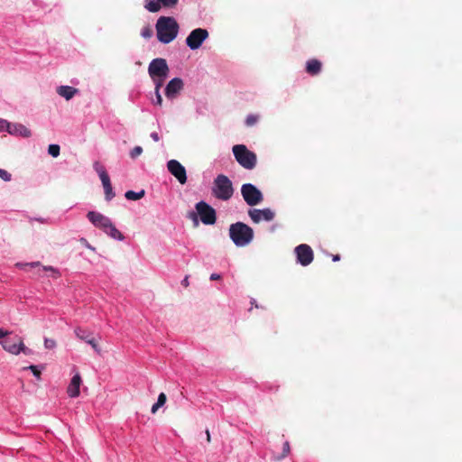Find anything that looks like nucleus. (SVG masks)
Segmentation results:
<instances>
[{
  "instance_id": "nucleus-1",
  "label": "nucleus",
  "mask_w": 462,
  "mask_h": 462,
  "mask_svg": "<svg viewBox=\"0 0 462 462\" xmlns=\"http://www.w3.org/2000/svg\"><path fill=\"white\" fill-rule=\"evenodd\" d=\"M155 28L158 41L164 44L171 42L179 32L178 23L170 16H161L157 20Z\"/></svg>"
},
{
  "instance_id": "nucleus-2",
  "label": "nucleus",
  "mask_w": 462,
  "mask_h": 462,
  "mask_svg": "<svg viewBox=\"0 0 462 462\" xmlns=\"http://www.w3.org/2000/svg\"><path fill=\"white\" fill-rule=\"evenodd\" d=\"M229 236L236 246H245L254 239V230L243 222H236L229 226Z\"/></svg>"
},
{
  "instance_id": "nucleus-3",
  "label": "nucleus",
  "mask_w": 462,
  "mask_h": 462,
  "mask_svg": "<svg viewBox=\"0 0 462 462\" xmlns=\"http://www.w3.org/2000/svg\"><path fill=\"white\" fill-rule=\"evenodd\" d=\"M234 194L232 181L224 174L217 175L212 186V195L223 201L229 200Z\"/></svg>"
},
{
  "instance_id": "nucleus-4",
  "label": "nucleus",
  "mask_w": 462,
  "mask_h": 462,
  "mask_svg": "<svg viewBox=\"0 0 462 462\" xmlns=\"http://www.w3.org/2000/svg\"><path fill=\"white\" fill-rule=\"evenodd\" d=\"M233 153L236 162L246 170H253L256 166L257 156L244 144L233 146Z\"/></svg>"
},
{
  "instance_id": "nucleus-5",
  "label": "nucleus",
  "mask_w": 462,
  "mask_h": 462,
  "mask_svg": "<svg viewBox=\"0 0 462 462\" xmlns=\"http://www.w3.org/2000/svg\"><path fill=\"white\" fill-rule=\"evenodd\" d=\"M195 208L197 213L189 212V217L197 222V215L199 216L200 220L205 225H213L217 221L216 210L205 201H199L196 204Z\"/></svg>"
},
{
  "instance_id": "nucleus-6",
  "label": "nucleus",
  "mask_w": 462,
  "mask_h": 462,
  "mask_svg": "<svg viewBox=\"0 0 462 462\" xmlns=\"http://www.w3.org/2000/svg\"><path fill=\"white\" fill-rule=\"evenodd\" d=\"M241 194L245 203L250 207L256 206L263 200V195L261 190L251 183L242 185Z\"/></svg>"
},
{
  "instance_id": "nucleus-7",
  "label": "nucleus",
  "mask_w": 462,
  "mask_h": 462,
  "mask_svg": "<svg viewBox=\"0 0 462 462\" xmlns=\"http://www.w3.org/2000/svg\"><path fill=\"white\" fill-rule=\"evenodd\" d=\"M169 70L166 60L162 58L153 59L148 67L149 75L153 80H156V78L166 79Z\"/></svg>"
},
{
  "instance_id": "nucleus-8",
  "label": "nucleus",
  "mask_w": 462,
  "mask_h": 462,
  "mask_svg": "<svg viewBox=\"0 0 462 462\" xmlns=\"http://www.w3.org/2000/svg\"><path fill=\"white\" fill-rule=\"evenodd\" d=\"M16 340L14 343H11L9 339L0 341L3 348L12 355H19L20 353H23L26 356H30L32 354V350L25 346L23 344V338L16 336Z\"/></svg>"
},
{
  "instance_id": "nucleus-9",
  "label": "nucleus",
  "mask_w": 462,
  "mask_h": 462,
  "mask_svg": "<svg viewBox=\"0 0 462 462\" xmlns=\"http://www.w3.org/2000/svg\"><path fill=\"white\" fill-rule=\"evenodd\" d=\"M208 32L206 29L197 28L191 31L186 39V44L191 50L199 49L203 42L208 38Z\"/></svg>"
},
{
  "instance_id": "nucleus-10",
  "label": "nucleus",
  "mask_w": 462,
  "mask_h": 462,
  "mask_svg": "<svg viewBox=\"0 0 462 462\" xmlns=\"http://www.w3.org/2000/svg\"><path fill=\"white\" fill-rule=\"evenodd\" d=\"M15 266L23 269L26 267L35 268L33 274L37 276H42L44 272H50L51 276L57 279L60 276V273L59 270L55 269L52 266H42L40 262H32V263H15Z\"/></svg>"
},
{
  "instance_id": "nucleus-11",
  "label": "nucleus",
  "mask_w": 462,
  "mask_h": 462,
  "mask_svg": "<svg viewBox=\"0 0 462 462\" xmlns=\"http://www.w3.org/2000/svg\"><path fill=\"white\" fill-rule=\"evenodd\" d=\"M4 128H5L6 131L13 135L22 136L25 138L30 137L32 135L31 130L22 124H11L5 120H1L0 130H3Z\"/></svg>"
},
{
  "instance_id": "nucleus-12",
  "label": "nucleus",
  "mask_w": 462,
  "mask_h": 462,
  "mask_svg": "<svg viewBox=\"0 0 462 462\" xmlns=\"http://www.w3.org/2000/svg\"><path fill=\"white\" fill-rule=\"evenodd\" d=\"M294 252L297 256V261L302 266L310 264L314 259V254L311 247L306 244H300L295 247Z\"/></svg>"
},
{
  "instance_id": "nucleus-13",
  "label": "nucleus",
  "mask_w": 462,
  "mask_h": 462,
  "mask_svg": "<svg viewBox=\"0 0 462 462\" xmlns=\"http://www.w3.org/2000/svg\"><path fill=\"white\" fill-rule=\"evenodd\" d=\"M248 215L254 224H258L261 221L271 222L275 217V213L271 208H251L248 210Z\"/></svg>"
},
{
  "instance_id": "nucleus-14",
  "label": "nucleus",
  "mask_w": 462,
  "mask_h": 462,
  "mask_svg": "<svg viewBox=\"0 0 462 462\" xmlns=\"http://www.w3.org/2000/svg\"><path fill=\"white\" fill-rule=\"evenodd\" d=\"M168 171L179 180L180 184L187 182V173L184 166L178 161L171 160L167 163Z\"/></svg>"
},
{
  "instance_id": "nucleus-15",
  "label": "nucleus",
  "mask_w": 462,
  "mask_h": 462,
  "mask_svg": "<svg viewBox=\"0 0 462 462\" xmlns=\"http://www.w3.org/2000/svg\"><path fill=\"white\" fill-rule=\"evenodd\" d=\"M179 0H145V8L151 13H157L161 10L162 5L164 7H173L178 4Z\"/></svg>"
},
{
  "instance_id": "nucleus-16",
  "label": "nucleus",
  "mask_w": 462,
  "mask_h": 462,
  "mask_svg": "<svg viewBox=\"0 0 462 462\" xmlns=\"http://www.w3.org/2000/svg\"><path fill=\"white\" fill-rule=\"evenodd\" d=\"M88 220L96 226L103 231H106L107 225L111 222V220L102 215L101 213L95 212V211H89L87 215Z\"/></svg>"
},
{
  "instance_id": "nucleus-17",
  "label": "nucleus",
  "mask_w": 462,
  "mask_h": 462,
  "mask_svg": "<svg viewBox=\"0 0 462 462\" xmlns=\"http://www.w3.org/2000/svg\"><path fill=\"white\" fill-rule=\"evenodd\" d=\"M182 88V79H180V78H174L167 84L165 88V96L168 98L173 99L177 97V95Z\"/></svg>"
},
{
  "instance_id": "nucleus-18",
  "label": "nucleus",
  "mask_w": 462,
  "mask_h": 462,
  "mask_svg": "<svg viewBox=\"0 0 462 462\" xmlns=\"http://www.w3.org/2000/svg\"><path fill=\"white\" fill-rule=\"evenodd\" d=\"M81 384V376L77 373L72 378L67 388V393L69 397L75 398L79 395V388Z\"/></svg>"
},
{
  "instance_id": "nucleus-19",
  "label": "nucleus",
  "mask_w": 462,
  "mask_h": 462,
  "mask_svg": "<svg viewBox=\"0 0 462 462\" xmlns=\"http://www.w3.org/2000/svg\"><path fill=\"white\" fill-rule=\"evenodd\" d=\"M322 64L319 60L311 59L307 61L306 71L311 76L318 75L321 71Z\"/></svg>"
},
{
  "instance_id": "nucleus-20",
  "label": "nucleus",
  "mask_w": 462,
  "mask_h": 462,
  "mask_svg": "<svg viewBox=\"0 0 462 462\" xmlns=\"http://www.w3.org/2000/svg\"><path fill=\"white\" fill-rule=\"evenodd\" d=\"M101 182L104 187L106 199L109 201L116 196L113 191L109 176L103 174Z\"/></svg>"
},
{
  "instance_id": "nucleus-21",
  "label": "nucleus",
  "mask_w": 462,
  "mask_h": 462,
  "mask_svg": "<svg viewBox=\"0 0 462 462\" xmlns=\"http://www.w3.org/2000/svg\"><path fill=\"white\" fill-rule=\"evenodd\" d=\"M77 92V88L69 86H60L57 88V93L66 100L71 99Z\"/></svg>"
},
{
  "instance_id": "nucleus-22",
  "label": "nucleus",
  "mask_w": 462,
  "mask_h": 462,
  "mask_svg": "<svg viewBox=\"0 0 462 462\" xmlns=\"http://www.w3.org/2000/svg\"><path fill=\"white\" fill-rule=\"evenodd\" d=\"M109 236L116 240H123L125 237L123 234L115 226L112 221L107 225L106 231H104Z\"/></svg>"
},
{
  "instance_id": "nucleus-23",
  "label": "nucleus",
  "mask_w": 462,
  "mask_h": 462,
  "mask_svg": "<svg viewBox=\"0 0 462 462\" xmlns=\"http://www.w3.org/2000/svg\"><path fill=\"white\" fill-rule=\"evenodd\" d=\"M75 334L78 338H79L82 341H85L86 343L91 338V337H93V333L91 331L84 329L82 328H77L75 329Z\"/></svg>"
},
{
  "instance_id": "nucleus-24",
  "label": "nucleus",
  "mask_w": 462,
  "mask_h": 462,
  "mask_svg": "<svg viewBox=\"0 0 462 462\" xmlns=\"http://www.w3.org/2000/svg\"><path fill=\"white\" fill-rule=\"evenodd\" d=\"M144 195H145V191L143 189H142L139 192H135L134 190H128L125 192V197L128 200H138V199H141L142 198H143Z\"/></svg>"
},
{
  "instance_id": "nucleus-25",
  "label": "nucleus",
  "mask_w": 462,
  "mask_h": 462,
  "mask_svg": "<svg viewBox=\"0 0 462 462\" xmlns=\"http://www.w3.org/2000/svg\"><path fill=\"white\" fill-rule=\"evenodd\" d=\"M291 452V447L289 441H285L282 447V452L281 455L275 456L274 459L279 461L286 457Z\"/></svg>"
},
{
  "instance_id": "nucleus-26",
  "label": "nucleus",
  "mask_w": 462,
  "mask_h": 462,
  "mask_svg": "<svg viewBox=\"0 0 462 462\" xmlns=\"http://www.w3.org/2000/svg\"><path fill=\"white\" fill-rule=\"evenodd\" d=\"M60 145H58V144H50L48 147L49 154L54 158H56L60 155Z\"/></svg>"
},
{
  "instance_id": "nucleus-27",
  "label": "nucleus",
  "mask_w": 462,
  "mask_h": 462,
  "mask_svg": "<svg viewBox=\"0 0 462 462\" xmlns=\"http://www.w3.org/2000/svg\"><path fill=\"white\" fill-rule=\"evenodd\" d=\"M259 120V116L257 115H248L245 119V125L247 126H253Z\"/></svg>"
},
{
  "instance_id": "nucleus-28",
  "label": "nucleus",
  "mask_w": 462,
  "mask_h": 462,
  "mask_svg": "<svg viewBox=\"0 0 462 462\" xmlns=\"http://www.w3.org/2000/svg\"><path fill=\"white\" fill-rule=\"evenodd\" d=\"M87 343L88 345H90L92 346V348L97 353V354H100L101 353V349L97 344V341L96 340V338L93 337H91V338L87 341Z\"/></svg>"
},
{
  "instance_id": "nucleus-29",
  "label": "nucleus",
  "mask_w": 462,
  "mask_h": 462,
  "mask_svg": "<svg viewBox=\"0 0 462 462\" xmlns=\"http://www.w3.org/2000/svg\"><path fill=\"white\" fill-rule=\"evenodd\" d=\"M94 167H95L96 171H97V173H98L99 178H100V180H102V176H103V174H105V175H108V174H107V172H106V169H105V167H104V166H102L101 164H99V162H96V163L94 164Z\"/></svg>"
},
{
  "instance_id": "nucleus-30",
  "label": "nucleus",
  "mask_w": 462,
  "mask_h": 462,
  "mask_svg": "<svg viewBox=\"0 0 462 462\" xmlns=\"http://www.w3.org/2000/svg\"><path fill=\"white\" fill-rule=\"evenodd\" d=\"M143 152V148L141 146H135L133 148L130 152V157L132 159L137 158L139 155H141Z\"/></svg>"
},
{
  "instance_id": "nucleus-31",
  "label": "nucleus",
  "mask_w": 462,
  "mask_h": 462,
  "mask_svg": "<svg viewBox=\"0 0 462 462\" xmlns=\"http://www.w3.org/2000/svg\"><path fill=\"white\" fill-rule=\"evenodd\" d=\"M23 369H29V370H31V371L32 372L33 375H34L36 378H38V379H40V378H41V374H42V373H41V371L38 369V366L32 365L28 366V367H24Z\"/></svg>"
},
{
  "instance_id": "nucleus-32",
  "label": "nucleus",
  "mask_w": 462,
  "mask_h": 462,
  "mask_svg": "<svg viewBox=\"0 0 462 462\" xmlns=\"http://www.w3.org/2000/svg\"><path fill=\"white\" fill-rule=\"evenodd\" d=\"M44 346L47 349H53L56 346V341L51 338H45L44 339Z\"/></svg>"
},
{
  "instance_id": "nucleus-33",
  "label": "nucleus",
  "mask_w": 462,
  "mask_h": 462,
  "mask_svg": "<svg viewBox=\"0 0 462 462\" xmlns=\"http://www.w3.org/2000/svg\"><path fill=\"white\" fill-rule=\"evenodd\" d=\"M166 401H167L166 394H165L164 393H161L159 394V396H158V399H157V402H157L161 407H162V406L165 404Z\"/></svg>"
},
{
  "instance_id": "nucleus-34",
  "label": "nucleus",
  "mask_w": 462,
  "mask_h": 462,
  "mask_svg": "<svg viewBox=\"0 0 462 462\" xmlns=\"http://www.w3.org/2000/svg\"><path fill=\"white\" fill-rule=\"evenodd\" d=\"M0 178L5 181H9L11 180V174L5 170L0 169Z\"/></svg>"
},
{
  "instance_id": "nucleus-35",
  "label": "nucleus",
  "mask_w": 462,
  "mask_h": 462,
  "mask_svg": "<svg viewBox=\"0 0 462 462\" xmlns=\"http://www.w3.org/2000/svg\"><path fill=\"white\" fill-rule=\"evenodd\" d=\"M164 79H162V78H156V80H154L155 81V94H158V92H160V88L162 86Z\"/></svg>"
},
{
  "instance_id": "nucleus-36",
  "label": "nucleus",
  "mask_w": 462,
  "mask_h": 462,
  "mask_svg": "<svg viewBox=\"0 0 462 462\" xmlns=\"http://www.w3.org/2000/svg\"><path fill=\"white\" fill-rule=\"evenodd\" d=\"M142 36L144 37V38H150L152 37V31L151 28L149 27H144L143 30H142V32H141Z\"/></svg>"
},
{
  "instance_id": "nucleus-37",
  "label": "nucleus",
  "mask_w": 462,
  "mask_h": 462,
  "mask_svg": "<svg viewBox=\"0 0 462 462\" xmlns=\"http://www.w3.org/2000/svg\"><path fill=\"white\" fill-rule=\"evenodd\" d=\"M155 104L159 105V106H162V96H161L160 92H158V94H156Z\"/></svg>"
},
{
  "instance_id": "nucleus-38",
  "label": "nucleus",
  "mask_w": 462,
  "mask_h": 462,
  "mask_svg": "<svg viewBox=\"0 0 462 462\" xmlns=\"http://www.w3.org/2000/svg\"><path fill=\"white\" fill-rule=\"evenodd\" d=\"M151 138L154 141V142H158L160 140V137H159V134L158 133L156 132H153L151 134Z\"/></svg>"
},
{
  "instance_id": "nucleus-39",
  "label": "nucleus",
  "mask_w": 462,
  "mask_h": 462,
  "mask_svg": "<svg viewBox=\"0 0 462 462\" xmlns=\"http://www.w3.org/2000/svg\"><path fill=\"white\" fill-rule=\"evenodd\" d=\"M159 408H161V406L157 402H155L152 406V410H151L152 413H153V414L156 413Z\"/></svg>"
},
{
  "instance_id": "nucleus-40",
  "label": "nucleus",
  "mask_w": 462,
  "mask_h": 462,
  "mask_svg": "<svg viewBox=\"0 0 462 462\" xmlns=\"http://www.w3.org/2000/svg\"><path fill=\"white\" fill-rule=\"evenodd\" d=\"M221 279V276L217 273H212L210 275V280L211 281H217V280H220Z\"/></svg>"
},
{
  "instance_id": "nucleus-41",
  "label": "nucleus",
  "mask_w": 462,
  "mask_h": 462,
  "mask_svg": "<svg viewBox=\"0 0 462 462\" xmlns=\"http://www.w3.org/2000/svg\"><path fill=\"white\" fill-rule=\"evenodd\" d=\"M181 284L182 286L184 287H188L189 285V276H186L182 281H181Z\"/></svg>"
},
{
  "instance_id": "nucleus-42",
  "label": "nucleus",
  "mask_w": 462,
  "mask_h": 462,
  "mask_svg": "<svg viewBox=\"0 0 462 462\" xmlns=\"http://www.w3.org/2000/svg\"><path fill=\"white\" fill-rule=\"evenodd\" d=\"M11 333L7 330H2L0 329V338H3L8 335H10Z\"/></svg>"
},
{
  "instance_id": "nucleus-43",
  "label": "nucleus",
  "mask_w": 462,
  "mask_h": 462,
  "mask_svg": "<svg viewBox=\"0 0 462 462\" xmlns=\"http://www.w3.org/2000/svg\"><path fill=\"white\" fill-rule=\"evenodd\" d=\"M206 434H207V440H208V442H210L211 439H210V433H209L208 430H206Z\"/></svg>"
},
{
  "instance_id": "nucleus-44",
  "label": "nucleus",
  "mask_w": 462,
  "mask_h": 462,
  "mask_svg": "<svg viewBox=\"0 0 462 462\" xmlns=\"http://www.w3.org/2000/svg\"><path fill=\"white\" fill-rule=\"evenodd\" d=\"M340 259V256L338 254H336L333 256V261H338Z\"/></svg>"
}]
</instances>
